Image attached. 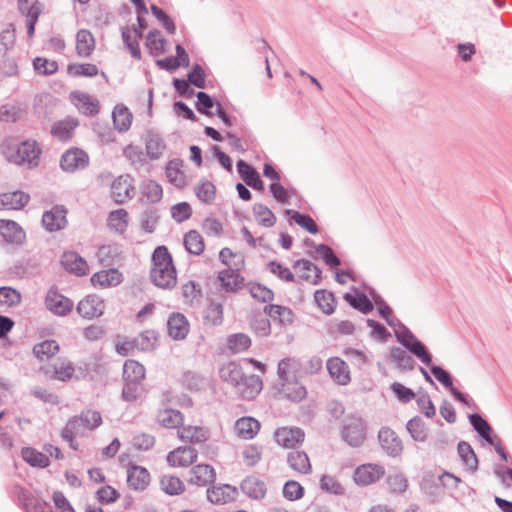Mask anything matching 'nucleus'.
<instances>
[{
    "instance_id": "obj_1",
    "label": "nucleus",
    "mask_w": 512,
    "mask_h": 512,
    "mask_svg": "<svg viewBox=\"0 0 512 512\" xmlns=\"http://www.w3.org/2000/svg\"><path fill=\"white\" fill-rule=\"evenodd\" d=\"M150 277L156 286L164 289H171L177 283L172 256L165 246H158L152 254Z\"/></svg>"
},
{
    "instance_id": "obj_2",
    "label": "nucleus",
    "mask_w": 512,
    "mask_h": 512,
    "mask_svg": "<svg viewBox=\"0 0 512 512\" xmlns=\"http://www.w3.org/2000/svg\"><path fill=\"white\" fill-rule=\"evenodd\" d=\"M391 327L399 326L401 331H396L395 335L397 341L404 346L410 353L416 356L425 365L432 363V355L427 350L426 346L418 340L415 335L401 323L399 319L394 316H390L388 320H385Z\"/></svg>"
},
{
    "instance_id": "obj_3",
    "label": "nucleus",
    "mask_w": 512,
    "mask_h": 512,
    "mask_svg": "<svg viewBox=\"0 0 512 512\" xmlns=\"http://www.w3.org/2000/svg\"><path fill=\"white\" fill-rule=\"evenodd\" d=\"M340 436L342 441L349 446L360 447L366 438V427L364 420L355 415L346 416L340 428Z\"/></svg>"
},
{
    "instance_id": "obj_4",
    "label": "nucleus",
    "mask_w": 512,
    "mask_h": 512,
    "mask_svg": "<svg viewBox=\"0 0 512 512\" xmlns=\"http://www.w3.org/2000/svg\"><path fill=\"white\" fill-rule=\"evenodd\" d=\"M41 148L36 141L26 140L19 143L16 149L8 155L10 162L17 165H27L29 168L38 166Z\"/></svg>"
},
{
    "instance_id": "obj_5",
    "label": "nucleus",
    "mask_w": 512,
    "mask_h": 512,
    "mask_svg": "<svg viewBox=\"0 0 512 512\" xmlns=\"http://www.w3.org/2000/svg\"><path fill=\"white\" fill-rule=\"evenodd\" d=\"M89 164L88 154L79 148H71L65 151L60 159V167L63 171L73 173L85 169Z\"/></svg>"
},
{
    "instance_id": "obj_6",
    "label": "nucleus",
    "mask_w": 512,
    "mask_h": 512,
    "mask_svg": "<svg viewBox=\"0 0 512 512\" xmlns=\"http://www.w3.org/2000/svg\"><path fill=\"white\" fill-rule=\"evenodd\" d=\"M68 210L63 205H54L42 215V225L49 232H57L66 228Z\"/></svg>"
},
{
    "instance_id": "obj_7",
    "label": "nucleus",
    "mask_w": 512,
    "mask_h": 512,
    "mask_svg": "<svg viewBox=\"0 0 512 512\" xmlns=\"http://www.w3.org/2000/svg\"><path fill=\"white\" fill-rule=\"evenodd\" d=\"M45 305L54 315L66 316L72 311L74 303L56 289L51 288L46 295Z\"/></svg>"
},
{
    "instance_id": "obj_8",
    "label": "nucleus",
    "mask_w": 512,
    "mask_h": 512,
    "mask_svg": "<svg viewBox=\"0 0 512 512\" xmlns=\"http://www.w3.org/2000/svg\"><path fill=\"white\" fill-rule=\"evenodd\" d=\"M305 433L298 427H281L275 431L274 439L282 447L294 449L302 444Z\"/></svg>"
},
{
    "instance_id": "obj_9",
    "label": "nucleus",
    "mask_w": 512,
    "mask_h": 512,
    "mask_svg": "<svg viewBox=\"0 0 512 512\" xmlns=\"http://www.w3.org/2000/svg\"><path fill=\"white\" fill-rule=\"evenodd\" d=\"M378 440L382 449L389 456L396 457L401 454L403 450L402 441L392 429L382 427L378 433Z\"/></svg>"
},
{
    "instance_id": "obj_10",
    "label": "nucleus",
    "mask_w": 512,
    "mask_h": 512,
    "mask_svg": "<svg viewBox=\"0 0 512 512\" xmlns=\"http://www.w3.org/2000/svg\"><path fill=\"white\" fill-rule=\"evenodd\" d=\"M385 473L384 468L377 464H364L354 472V481L362 486H367L378 481Z\"/></svg>"
},
{
    "instance_id": "obj_11",
    "label": "nucleus",
    "mask_w": 512,
    "mask_h": 512,
    "mask_svg": "<svg viewBox=\"0 0 512 512\" xmlns=\"http://www.w3.org/2000/svg\"><path fill=\"white\" fill-rule=\"evenodd\" d=\"M207 499L212 504L222 505L233 501L237 494V488L230 484L211 486L206 491Z\"/></svg>"
},
{
    "instance_id": "obj_12",
    "label": "nucleus",
    "mask_w": 512,
    "mask_h": 512,
    "mask_svg": "<svg viewBox=\"0 0 512 512\" xmlns=\"http://www.w3.org/2000/svg\"><path fill=\"white\" fill-rule=\"evenodd\" d=\"M134 195V186L129 175L119 176L112 182L111 197L117 204H123Z\"/></svg>"
},
{
    "instance_id": "obj_13",
    "label": "nucleus",
    "mask_w": 512,
    "mask_h": 512,
    "mask_svg": "<svg viewBox=\"0 0 512 512\" xmlns=\"http://www.w3.org/2000/svg\"><path fill=\"white\" fill-rule=\"evenodd\" d=\"M104 303L96 295H88L82 299L77 305V312L86 319L100 317L104 312Z\"/></svg>"
},
{
    "instance_id": "obj_14",
    "label": "nucleus",
    "mask_w": 512,
    "mask_h": 512,
    "mask_svg": "<svg viewBox=\"0 0 512 512\" xmlns=\"http://www.w3.org/2000/svg\"><path fill=\"white\" fill-rule=\"evenodd\" d=\"M198 452L191 446L178 447L167 455V461L171 466L187 467L197 459Z\"/></svg>"
},
{
    "instance_id": "obj_15",
    "label": "nucleus",
    "mask_w": 512,
    "mask_h": 512,
    "mask_svg": "<svg viewBox=\"0 0 512 512\" xmlns=\"http://www.w3.org/2000/svg\"><path fill=\"white\" fill-rule=\"evenodd\" d=\"M189 322L181 313H172L167 320L168 335L174 340H183L189 332Z\"/></svg>"
},
{
    "instance_id": "obj_16",
    "label": "nucleus",
    "mask_w": 512,
    "mask_h": 512,
    "mask_svg": "<svg viewBox=\"0 0 512 512\" xmlns=\"http://www.w3.org/2000/svg\"><path fill=\"white\" fill-rule=\"evenodd\" d=\"M61 263L65 270L77 276L86 275L89 271L86 260L74 251L64 252L61 257Z\"/></svg>"
},
{
    "instance_id": "obj_17",
    "label": "nucleus",
    "mask_w": 512,
    "mask_h": 512,
    "mask_svg": "<svg viewBox=\"0 0 512 512\" xmlns=\"http://www.w3.org/2000/svg\"><path fill=\"white\" fill-rule=\"evenodd\" d=\"M189 482L199 487L212 484L216 480V471L209 464L195 465L190 471Z\"/></svg>"
},
{
    "instance_id": "obj_18",
    "label": "nucleus",
    "mask_w": 512,
    "mask_h": 512,
    "mask_svg": "<svg viewBox=\"0 0 512 512\" xmlns=\"http://www.w3.org/2000/svg\"><path fill=\"white\" fill-rule=\"evenodd\" d=\"M0 235L11 244L20 245L25 240V232L22 227L13 220H0Z\"/></svg>"
},
{
    "instance_id": "obj_19",
    "label": "nucleus",
    "mask_w": 512,
    "mask_h": 512,
    "mask_svg": "<svg viewBox=\"0 0 512 512\" xmlns=\"http://www.w3.org/2000/svg\"><path fill=\"white\" fill-rule=\"evenodd\" d=\"M236 166L240 177L248 186L259 191L264 189L263 181L253 166L249 165L244 160H239Z\"/></svg>"
},
{
    "instance_id": "obj_20",
    "label": "nucleus",
    "mask_w": 512,
    "mask_h": 512,
    "mask_svg": "<svg viewBox=\"0 0 512 512\" xmlns=\"http://www.w3.org/2000/svg\"><path fill=\"white\" fill-rule=\"evenodd\" d=\"M127 482L132 489L142 491L149 485L150 474L146 468L132 465L127 470Z\"/></svg>"
},
{
    "instance_id": "obj_21",
    "label": "nucleus",
    "mask_w": 512,
    "mask_h": 512,
    "mask_svg": "<svg viewBox=\"0 0 512 512\" xmlns=\"http://www.w3.org/2000/svg\"><path fill=\"white\" fill-rule=\"evenodd\" d=\"M29 195L22 191L0 194V210H19L29 202Z\"/></svg>"
},
{
    "instance_id": "obj_22",
    "label": "nucleus",
    "mask_w": 512,
    "mask_h": 512,
    "mask_svg": "<svg viewBox=\"0 0 512 512\" xmlns=\"http://www.w3.org/2000/svg\"><path fill=\"white\" fill-rule=\"evenodd\" d=\"M260 422L250 416L239 418L234 425L238 437L243 439H253L260 430Z\"/></svg>"
},
{
    "instance_id": "obj_23",
    "label": "nucleus",
    "mask_w": 512,
    "mask_h": 512,
    "mask_svg": "<svg viewBox=\"0 0 512 512\" xmlns=\"http://www.w3.org/2000/svg\"><path fill=\"white\" fill-rule=\"evenodd\" d=\"M240 488L245 495L255 500L263 499L267 492L264 481L255 476L246 477L241 482Z\"/></svg>"
},
{
    "instance_id": "obj_24",
    "label": "nucleus",
    "mask_w": 512,
    "mask_h": 512,
    "mask_svg": "<svg viewBox=\"0 0 512 512\" xmlns=\"http://www.w3.org/2000/svg\"><path fill=\"white\" fill-rule=\"evenodd\" d=\"M122 40L126 48L129 50L131 56L137 60L141 59V50L139 47V40L142 38L141 31L135 27L122 28Z\"/></svg>"
},
{
    "instance_id": "obj_25",
    "label": "nucleus",
    "mask_w": 512,
    "mask_h": 512,
    "mask_svg": "<svg viewBox=\"0 0 512 512\" xmlns=\"http://www.w3.org/2000/svg\"><path fill=\"white\" fill-rule=\"evenodd\" d=\"M327 369L330 376L340 385L350 382V375L347 364L338 357L330 358L327 361Z\"/></svg>"
},
{
    "instance_id": "obj_26",
    "label": "nucleus",
    "mask_w": 512,
    "mask_h": 512,
    "mask_svg": "<svg viewBox=\"0 0 512 512\" xmlns=\"http://www.w3.org/2000/svg\"><path fill=\"white\" fill-rule=\"evenodd\" d=\"M262 381L256 375H243L241 380V387H238V392L244 399H254L262 390Z\"/></svg>"
},
{
    "instance_id": "obj_27",
    "label": "nucleus",
    "mask_w": 512,
    "mask_h": 512,
    "mask_svg": "<svg viewBox=\"0 0 512 512\" xmlns=\"http://www.w3.org/2000/svg\"><path fill=\"white\" fill-rule=\"evenodd\" d=\"M218 279L227 292H236L244 285V278L239 275L238 269L233 270L231 267L219 272Z\"/></svg>"
},
{
    "instance_id": "obj_28",
    "label": "nucleus",
    "mask_w": 512,
    "mask_h": 512,
    "mask_svg": "<svg viewBox=\"0 0 512 512\" xmlns=\"http://www.w3.org/2000/svg\"><path fill=\"white\" fill-rule=\"evenodd\" d=\"M219 375L224 382L238 389V387H241L244 373L240 365L235 362H228L220 368Z\"/></svg>"
},
{
    "instance_id": "obj_29",
    "label": "nucleus",
    "mask_w": 512,
    "mask_h": 512,
    "mask_svg": "<svg viewBox=\"0 0 512 512\" xmlns=\"http://www.w3.org/2000/svg\"><path fill=\"white\" fill-rule=\"evenodd\" d=\"M112 118L115 129L126 132L132 124L133 115L124 104H117L113 109Z\"/></svg>"
},
{
    "instance_id": "obj_30",
    "label": "nucleus",
    "mask_w": 512,
    "mask_h": 512,
    "mask_svg": "<svg viewBox=\"0 0 512 512\" xmlns=\"http://www.w3.org/2000/svg\"><path fill=\"white\" fill-rule=\"evenodd\" d=\"M91 282L94 286L99 285L100 287L116 286L122 282V274L113 268L102 270L91 277Z\"/></svg>"
},
{
    "instance_id": "obj_31",
    "label": "nucleus",
    "mask_w": 512,
    "mask_h": 512,
    "mask_svg": "<svg viewBox=\"0 0 512 512\" xmlns=\"http://www.w3.org/2000/svg\"><path fill=\"white\" fill-rule=\"evenodd\" d=\"M301 370L299 359L288 357L280 360L278 363L277 374L280 381L294 379Z\"/></svg>"
},
{
    "instance_id": "obj_32",
    "label": "nucleus",
    "mask_w": 512,
    "mask_h": 512,
    "mask_svg": "<svg viewBox=\"0 0 512 512\" xmlns=\"http://www.w3.org/2000/svg\"><path fill=\"white\" fill-rule=\"evenodd\" d=\"M281 384V392L284 394V396L293 401V402H300L302 401L306 395L307 391L306 388L299 383L298 381L294 379H289L287 381H280Z\"/></svg>"
},
{
    "instance_id": "obj_33",
    "label": "nucleus",
    "mask_w": 512,
    "mask_h": 512,
    "mask_svg": "<svg viewBox=\"0 0 512 512\" xmlns=\"http://www.w3.org/2000/svg\"><path fill=\"white\" fill-rule=\"evenodd\" d=\"M181 440L188 441L193 444L205 442L209 437V431L199 426H182L178 430Z\"/></svg>"
},
{
    "instance_id": "obj_34",
    "label": "nucleus",
    "mask_w": 512,
    "mask_h": 512,
    "mask_svg": "<svg viewBox=\"0 0 512 512\" xmlns=\"http://www.w3.org/2000/svg\"><path fill=\"white\" fill-rule=\"evenodd\" d=\"M264 313L273 320H277L283 326L293 323V312L288 307L269 304L264 307Z\"/></svg>"
},
{
    "instance_id": "obj_35",
    "label": "nucleus",
    "mask_w": 512,
    "mask_h": 512,
    "mask_svg": "<svg viewBox=\"0 0 512 512\" xmlns=\"http://www.w3.org/2000/svg\"><path fill=\"white\" fill-rule=\"evenodd\" d=\"M95 48V40L89 30L81 29L76 35V51L80 57H88Z\"/></svg>"
},
{
    "instance_id": "obj_36",
    "label": "nucleus",
    "mask_w": 512,
    "mask_h": 512,
    "mask_svg": "<svg viewBox=\"0 0 512 512\" xmlns=\"http://www.w3.org/2000/svg\"><path fill=\"white\" fill-rule=\"evenodd\" d=\"M287 462L293 470L301 474L311 472V463L304 451H291L287 455Z\"/></svg>"
},
{
    "instance_id": "obj_37",
    "label": "nucleus",
    "mask_w": 512,
    "mask_h": 512,
    "mask_svg": "<svg viewBox=\"0 0 512 512\" xmlns=\"http://www.w3.org/2000/svg\"><path fill=\"white\" fill-rule=\"evenodd\" d=\"M457 451L463 464L471 473H475L478 469V458L472 446L466 441H460L457 445Z\"/></svg>"
},
{
    "instance_id": "obj_38",
    "label": "nucleus",
    "mask_w": 512,
    "mask_h": 512,
    "mask_svg": "<svg viewBox=\"0 0 512 512\" xmlns=\"http://www.w3.org/2000/svg\"><path fill=\"white\" fill-rule=\"evenodd\" d=\"M145 378V368L142 364L135 360H126L123 365L124 382L141 383Z\"/></svg>"
},
{
    "instance_id": "obj_39",
    "label": "nucleus",
    "mask_w": 512,
    "mask_h": 512,
    "mask_svg": "<svg viewBox=\"0 0 512 512\" xmlns=\"http://www.w3.org/2000/svg\"><path fill=\"white\" fill-rule=\"evenodd\" d=\"M469 421L474 430L479 436L488 444H494V437L492 436V428L490 424L478 413L469 415Z\"/></svg>"
},
{
    "instance_id": "obj_40",
    "label": "nucleus",
    "mask_w": 512,
    "mask_h": 512,
    "mask_svg": "<svg viewBox=\"0 0 512 512\" xmlns=\"http://www.w3.org/2000/svg\"><path fill=\"white\" fill-rule=\"evenodd\" d=\"M294 267L304 271L300 276L301 279L309 281L314 285L320 282L322 271L311 261L305 259L297 260Z\"/></svg>"
},
{
    "instance_id": "obj_41",
    "label": "nucleus",
    "mask_w": 512,
    "mask_h": 512,
    "mask_svg": "<svg viewBox=\"0 0 512 512\" xmlns=\"http://www.w3.org/2000/svg\"><path fill=\"white\" fill-rule=\"evenodd\" d=\"M21 456L32 467L46 468L50 464L48 456L32 447H24Z\"/></svg>"
},
{
    "instance_id": "obj_42",
    "label": "nucleus",
    "mask_w": 512,
    "mask_h": 512,
    "mask_svg": "<svg viewBox=\"0 0 512 512\" xmlns=\"http://www.w3.org/2000/svg\"><path fill=\"white\" fill-rule=\"evenodd\" d=\"M76 106L78 110L86 116H94L99 112V102L96 98L86 94L78 93L75 95Z\"/></svg>"
},
{
    "instance_id": "obj_43",
    "label": "nucleus",
    "mask_w": 512,
    "mask_h": 512,
    "mask_svg": "<svg viewBox=\"0 0 512 512\" xmlns=\"http://www.w3.org/2000/svg\"><path fill=\"white\" fill-rule=\"evenodd\" d=\"M343 299L351 307L362 312L363 314L370 313L374 308L373 302L364 293H357L356 295L346 293L344 294Z\"/></svg>"
},
{
    "instance_id": "obj_44",
    "label": "nucleus",
    "mask_w": 512,
    "mask_h": 512,
    "mask_svg": "<svg viewBox=\"0 0 512 512\" xmlns=\"http://www.w3.org/2000/svg\"><path fill=\"white\" fill-rule=\"evenodd\" d=\"M183 420L182 413L175 409H164L157 414V421L168 429L179 428Z\"/></svg>"
},
{
    "instance_id": "obj_45",
    "label": "nucleus",
    "mask_w": 512,
    "mask_h": 512,
    "mask_svg": "<svg viewBox=\"0 0 512 512\" xmlns=\"http://www.w3.org/2000/svg\"><path fill=\"white\" fill-rule=\"evenodd\" d=\"M71 419L78 420L77 427L81 431V428L93 430L99 427L102 423L101 414L95 410L83 411L79 416H74Z\"/></svg>"
},
{
    "instance_id": "obj_46",
    "label": "nucleus",
    "mask_w": 512,
    "mask_h": 512,
    "mask_svg": "<svg viewBox=\"0 0 512 512\" xmlns=\"http://www.w3.org/2000/svg\"><path fill=\"white\" fill-rule=\"evenodd\" d=\"M165 148L166 145L158 133L152 131L148 132L146 138V152L151 159L156 160L160 158Z\"/></svg>"
},
{
    "instance_id": "obj_47",
    "label": "nucleus",
    "mask_w": 512,
    "mask_h": 512,
    "mask_svg": "<svg viewBox=\"0 0 512 512\" xmlns=\"http://www.w3.org/2000/svg\"><path fill=\"white\" fill-rule=\"evenodd\" d=\"M184 246L193 255H200L205 249L204 239L196 230L188 231L184 236Z\"/></svg>"
},
{
    "instance_id": "obj_48",
    "label": "nucleus",
    "mask_w": 512,
    "mask_h": 512,
    "mask_svg": "<svg viewBox=\"0 0 512 512\" xmlns=\"http://www.w3.org/2000/svg\"><path fill=\"white\" fill-rule=\"evenodd\" d=\"M74 366L69 361H62L60 364L54 365L52 370H46L45 374L50 375L52 379L63 382L69 381L74 374Z\"/></svg>"
},
{
    "instance_id": "obj_49",
    "label": "nucleus",
    "mask_w": 512,
    "mask_h": 512,
    "mask_svg": "<svg viewBox=\"0 0 512 512\" xmlns=\"http://www.w3.org/2000/svg\"><path fill=\"white\" fill-rule=\"evenodd\" d=\"M59 351V345L55 340H45L33 347L34 356L40 361L48 360Z\"/></svg>"
},
{
    "instance_id": "obj_50",
    "label": "nucleus",
    "mask_w": 512,
    "mask_h": 512,
    "mask_svg": "<svg viewBox=\"0 0 512 512\" xmlns=\"http://www.w3.org/2000/svg\"><path fill=\"white\" fill-rule=\"evenodd\" d=\"M251 329L260 337H267L271 333L269 316L265 313H256L250 320Z\"/></svg>"
},
{
    "instance_id": "obj_51",
    "label": "nucleus",
    "mask_w": 512,
    "mask_h": 512,
    "mask_svg": "<svg viewBox=\"0 0 512 512\" xmlns=\"http://www.w3.org/2000/svg\"><path fill=\"white\" fill-rule=\"evenodd\" d=\"M390 358L400 369L411 371L415 368V360L400 347H393L391 349Z\"/></svg>"
},
{
    "instance_id": "obj_52",
    "label": "nucleus",
    "mask_w": 512,
    "mask_h": 512,
    "mask_svg": "<svg viewBox=\"0 0 512 512\" xmlns=\"http://www.w3.org/2000/svg\"><path fill=\"white\" fill-rule=\"evenodd\" d=\"M315 302L319 308L327 315L334 312L336 301L332 292L325 289L317 290L314 294Z\"/></svg>"
},
{
    "instance_id": "obj_53",
    "label": "nucleus",
    "mask_w": 512,
    "mask_h": 512,
    "mask_svg": "<svg viewBox=\"0 0 512 512\" xmlns=\"http://www.w3.org/2000/svg\"><path fill=\"white\" fill-rule=\"evenodd\" d=\"M286 214L291 216V219L300 227L307 230L311 234H317L319 228L314 219L308 214H302L293 210H286Z\"/></svg>"
},
{
    "instance_id": "obj_54",
    "label": "nucleus",
    "mask_w": 512,
    "mask_h": 512,
    "mask_svg": "<svg viewBox=\"0 0 512 512\" xmlns=\"http://www.w3.org/2000/svg\"><path fill=\"white\" fill-rule=\"evenodd\" d=\"M406 428L411 437L417 442H424L427 439V429L423 420L416 416L407 422Z\"/></svg>"
},
{
    "instance_id": "obj_55",
    "label": "nucleus",
    "mask_w": 512,
    "mask_h": 512,
    "mask_svg": "<svg viewBox=\"0 0 512 512\" xmlns=\"http://www.w3.org/2000/svg\"><path fill=\"white\" fill-rule=\"evenodd\" d=\"M253 213L258 223L264 227H272L276 222L274 213L264 204L255 203L253 206Z\"/></svg>"
},
{
    "instance_id": "obj_56",
    "label": "nucleus",
    "mask_w": 512,
    "mask_h": 512,
    "mask_svg": "<svg viewBox=\"0 0 512 512\" xmlns=\"http://www.w3.org/2000/svg\"><path fill=\"white\" fill-rule=\"evenodd\" d=\"M162 490L169 495H179L184 491L183 482L176 476L163 475L160 479Z\"/></svg>"
},
{
    "instance_id": "obj_57",
    "label": "nucleus",
    "mask_w": 512,
    "mask_h": 512,
    "mask_svg": "<svg viewBox=\"0 0 512 512\" xmlns=\"http://www.w3.org/2000/svg\"><path fill=\"white\" fill-rule=\"evenodd\" d=\"M76 126L77 122L73 120L59 121L53 125L51 133L58 139L65 141L71 138Z\"/></svg>"
},
{
    "instance_id": "obj_58",
    "label": "nucleus",
    "mask_w": 512,
    "mask_h": 512,
    "mask_svg": "<svg viewBox=\"0 0 512 512\" xmlns=\"http://www.w3.org/2000/svg\"><path fill=\"white\" fill-rule=\"evenodd\" d=\"M165 39L159 30H152L146 37V46L151 55L157 56L164 52Z\"/></svg>"
},
{
    "instance_id": "obj_59",
    "label": "nucleus",
    "mask_w": 512,
    "mask_h": 512,
    "mask_svg": "<svg viewBox=\"0 0 512 512\" xmlns=\"http://www.w3.org/2000/svg\"><path fill=\"white\" fill-rule=\"evenodd\" d=\"M142 195L147 202L156 203L163 195L162 187L153 180H148L142 185Z\"/></svg>"
},
{
    "instance_id": "obj_60",
    "label": "nucleus",
    "mask_w": 512,
    "mask_h": 512,
    "mask_svg": "<svg viewBox=\"0 0 512 512\" xmlns=\"http://www.w3.org/2000/svg\"><path fill=\"white\" fill-rule=\"evenodd\" d=\"M204 319L213 326L222 324L223 305L219 302L211 301L204 312Z\"/></svg>"
},
{
    "instance_id": "obj_61",
    "label": "nucleus",
    "mask_w": 512,
    "mask_h": 512,
    "mask_svg": "<svg viewBox=\"0 0 512 512\" xmlns=\"http://www.w3.org/2000/svg\"><path fill=\"white\" fill-rule=\"evenodd\" d=\"M228 348L234 353L247 350L251 345V339L244 333L230 335L227 339Z\"/></svg>"
},
{
    "instance_id": "obj_62",
    "label": "nucleus",
    "mask_w": 512,
    "mask_h": 512,
    "mask_svg": "<svg viewBox=\"0 0 512 512\" xmlns=\"http://www.w3.org/2000/svg\"><path fill=\"white\" fill-rule=\"evenodd\" d=\"M127 219V211L124 209H117L109 213L108 225L118 232H123L127 227Z\"/></svg>"
},
{
    "instance_id": "obj_63",
    "label": "nucleus",
    "mask_w": 512,
    "mask_h": 512,
    "mask_svg": "<svg viewBox=\"0 0 512 512\" xmlns=\"http://www.w3.org/2000/svg\"><path fill=\"white\" fill-rule=\"evenodd\" d=\"M158 219V210L153 206L147 207L141 214V227L146 232L152 233L155 230Z\"/></svg>"
},
{
    "instance_id": "obj_64",
    "label": "nucleus",
    "mask_w": 512,
    "mask_h": 512,
    "mask_svg": "<svg viewBox=\"0 0 512 512\" xmlns=\"http://www.w3.org/2000/svg\"><path fill=\"white\" fill-rule=\"evenodd\" d=\"M195 193L204 203H212L216 196L215 185L210 181H203L195 187Z\"/></svg>"
}]
</instances>
